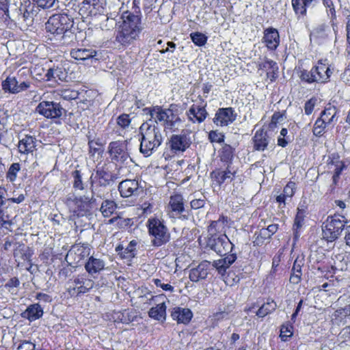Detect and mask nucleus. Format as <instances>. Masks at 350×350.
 <instances>
[{"label": "nucleus", "instance_id": "obj_5", "mask_svg": "<svg viewBox=\"0 0 350 350\" xmlns=\"http://www.w3.org/2000/svg\"><path fill=\"white\" fill-rule=\"evenodd\" d=\"M146 226L154 247H161L170 241V232L163 219L156 217H150L147 221Z\"/></svg>", "mask_w": 350, "mask_h": 350}, {"label": "nucleus", "instance_id": "obj_9", "mask_svg": "<svg viewBox=\"0 0 350 350\" xmlns=\"http://www.w3.org/2000/svg\"><path fill=\"white\" fill-rule=\"evenodd\" d=\"M73 21L65 14L52 15L45 24L46 30L54 35H62L72 26Z\"/></svg>", "mask_w": 350, "mask_h": 350}, {"label": "nucleus", "instance_id": "obj_14", "mask_svg": "<svg viewBox=\"0 0 350 350\" xmlns=\"http://www.w3.org/2000/svg\"><path fill=\"white\" fill-rule=\"evenodd\" d=\"M92 176L93 177L94 185H98L99 189L109 185L116 178L115 175L107 170L103 166H97L95 173L92 174ZM101 191H103V190Z\"/></svg>", "mask_w": 350, "mask_h": 350}, {"label": "nucleus", "instance_id": "obj_26", "mask_svg": "<svg viewBox=\"0 0 350 350\" xmlns=\"http://www.w3.org/2000/svg\"><path fill=\"white\" fill-rule=\"evenodd\" d=\"M254 148L258 151H263L269 144L267 132L262 129L257 131L253 137Z\"/></svg>", "mask_w": 350, "mask_h": 350}, {"label": "nucleus", "instance_id": "obj_44", "mask_svg": "<svg viewBox=\"0 0 350 350\" xmlns=\"http://www.w3.org/2000/svg\"><path fill=\"white\" fill-rule=\"evenodd\" d=\"M350 316V304L346 305L342 308L336 310L332 314L333 319H342Z\"/></svg>", "mask_w": 350, "mask_h": 350}, {"label": "nucleus", "instance_id": "obj_61", "mask_svg": "<svg viewBox=\"0 0 350 350\" xmlns=\"http://www.w3.org/2000/svg\"><path fill=\"white\" fill-rule=\"evenodd\" d=\"M324 6L327 8V12L328 15H331L332 19L336 17L335 9L332 0H323Z\"/></svg>", "mask_w": 350, "mask_h": 350}, {"label": "nucleus", "instance_id": "obj_11", "mask_svg": "<svg viewBox=\"0 0 350 350\" xmlns=\"http://www.w3.org/2000/svg\"><path fill=\"white\" fill-rule=\"evenodd\" d=\"M36 111L46 118H58L65 111L58 103L53 101H42L36 108Z\"/></svg>", "mask_w": 350, "mask_h": 350}, {"label": "nucleus", "instance_id": "obj_20", "mask_svg": "<svg viewBox=\"0 0 350 350\" xmlns=\"http://www.w3.org/2000/svg\"><path fill=\"white\" fill-rule=\"evenodd\" d=\"M171 317L177 323L187 324L193 317V313L189 308L175 307L171 312Z\"/></svg>", "mask_w": 350, "mask_h": 350}, {"label": "nucleus", "instance_id": "obj_35", "mask_svg": "<svg viewBox=\"0 0 350 350\" xmlns=\"http://www.w3.org/2000/svg\"><path fill=\"white\" fill-rule=\"evenodd\" d=\"M305 217V210L304 208H301L300 207L297 208V213L295 216L293 224V232L295 239H297L299 237V230L302 228L304 224V220Z\"/></svg>", "mask_w": 350, "mask_h": 350}, {"label": "nucleus", "instance_id": "obj_2", "mask_svg": "<svg viewBox=\"0 0 350 350\" xmlns=\"http://www.w3.org/2000/svg\"><path fill=\"white\" fill-rule=\"evenodd\" d=\"M139 129L142 135L139 151L148 157L161 146L163 135L159 128L148 122L142 124Z\"/></svg>", "mask_w": 350, "mask_h": 350}, {"label": "nucleus", "instance_id": "obj_24", "mask_svg": "<svg viewBox=\"0 0 350 350\" xmlns=\"http://www.w3.org/2000/svg\"><path fill=\"white\" fill-rule=\"evenodd\" d=\"M70 55L77 60L94 59L96 61L98 59L97 51L93 49H74L71 50Z\"/></svg>", "mask_w": 350, "mask_h": 350}, {"label": "nucleus", "instance_id": "obj_16", "mask_svg": "<svg viewBox=\"0 0 350 350\" xmlns=\"http://www.w3.org/2000/svg\"><path fill=\"white\" fill-rule=\"evenodd\" d=\"M237 115L231 107L220 108L215 113L213 122L220 126H227L236 120Z\"/></svg>", "mask_w": 350, "mask_h": 350}, {"label": "nucleus", "instance_id": "obj_4", "mask_svg": "<svg viewBox=\"0 0 350 350\" xmlns=\"http://www.w3.org/2000/svg\"><path fill=\"white\" fill-rule=\"evenodd\" d=\"M148 110L150 116V120H154L157 124H160L164 127L165 130L174 131L181 122L178 114L175 113L171 109H163L161 107H154L153 108L146 109Z\"/></svg>", "mask_w": 350, "mask_h": 350}, {"label": "nucleus", "instance_id": "obj_58", "mask_svg": "<svg viewBox=\"0 0 350 350\" xmlns=\"http://www.w3.org/2000/svg\"><path fill=\"white\" fill-rule=\"evenodd\" d=\"M208 137L211 142L221 143L224 141V135L215 131L209 133Z\"/></svg>", "mask_w": 350, "mask_h": 350}, {"label": "nucleus", "instance_id": "obj_57", "mask_svg": "<svg viewBox=\"0 0 350 350\" xmlns=\"http://www.w3.org/2000/svg\"><path fill=\"white\" fill-rule=\"evenodd\" d=\"M253 239V243L255 245H261L265 243V240L269 239V237L262 235L261 234V230H260V231L254 233Z\"/></svg>", "mask_w": 350, "mask_h": 350}, {"label": "nucleus", "instance_id": "obj_62", "mask_svg": "<svg viewBox=\"0 0 350 350\" xmlns=\"http://www.w3.org/2000/svg\"><path fill=\"white\" fill-rule=\"evenodd\" d=\"M261 66L265 69L271 70L273 72L278 69L276 62L271 59H266Z\"/></svg>", "mask_w": 350, "mask_h": 350}, {"label": "nucleus", "instance_id": "obj_8", "mask_svg": "<svg viewBox=\"0 0 350 350\" xmlns=\"http://www.w3.org/2000/svg\"><path fill=\"white\" fill-rule=\"evenodd\" d=\"M127 144V141H115L109 144L108 152L110 158L117 165H126L132 161L128 152Z\"/></svg>", "mask_w": 350, "mask_h": 350}, {"label": "nucleus", "instance_id": "obj_48", "mask_svg": "<svg viewBox=\"0 0 350 350\" xmlns=\"http://www.w3.org/2000/svg\"><path fill=\"white\" fill-rule=\"evenodd\" d=\"M233 148L230 146L225 144L221 149V160L222 161L228 162L233 157Z\"/></svg>", "mask_w": 350, "mask_h": 350}, {"label": "nucleus", "instance_id": "obj_47", "mask_svg": "<svg viewBox=\"0 0 350 350\" xmlns=\"http://www.w3.org/2000/svg\"><path fill=\"white\" fill-rule=\"evenodd\" d=\"M190 37L193 42L198 46H204L207 41V37L200 32L192 33L190 34Z\"/></svg>", "mask_w": 350, "mask_h": 350}, {"label": "nucleus", "instance_id": "obj_41", "mask_svg": "<svg viewBox=\"0 0 350 350\" xmlns=\"http://www.w3.org/2000/svg\"><path fill=\"white\" fill-rule=\"evenodd\" d=\"M137 245V242L134 240L131 241L129 245L124 248V251L119 253V255L122 258L131 259L133 258L135 256V246Z\"/></svg>", "mask_w": 350, "mask_h": 350}, {"label": "nucleus", "instance_id": "obj_1", "mask_svg": "<svg viewBox=\"0 0 350 350\" xmlns=\"http://www.w3.org/2000/svg\"><path fill=\"white\" fill-rule=\"evenodd\" d=\"M122 23L116 37V40L122 45H129L135 40L142 27L141 18L139 15L131 12H123L121 16Z\"/></svg>", "mask_w": 350, "mask_h": 350}, {"label": "nucleus", "instance_id": "obj_28", "mask_svg": "<svg viewBox=\"0 0 350 350\" xmlns=\"http://www.w3.org/2000/svg\"><path fill=\"white\" fill-rule=\"evenodd\" d=\"M36 139L30 135H25L21 139L18 145V150L23 154H29L33 152L36 149Z\"/></svg>", "mask_w": 350, "mask_h": 350}, {"label": "nucleus", "instance_id": "obj_63", "mask_svg": "<svg viewBox=\"0 0 350 350\" xmlns=\"http://www.w3.org/2000/svg\"><path fill=\"white\" fill-rule=\"evenodd\" d=\"M191 208L193 209H198L202 208L205 205V198L193 199L190 202Z\"/></svg>", "mask_w": 350, "mask_h": 350}, {"label": "nucleus", "instance_id": "obj_21", "mask_svg": "<svg viewBox=\"0 0 350 350\" xmlns=\"http://www.w3.org/2000/svg\"><path fill=\"white\" fill-rule=\"evenodd\" d=\"M237 255L235 253L227 254L224 258L214 260L212 263L213 267L216 269L218 273L224 275L226 269L236 260Z\"/></svg>", "mask_w": 350, "mask_h": 350}, {"label": "nucleus", "instance_id": "obj_34", "mask_svg": "<svg viewBox=\"0 0 350 350\" xmlns=\"http://www.w3.org/2000/svg\"><path fill=\"white\" fill-rule=\"evenodd\" d=\"M337 113V109L336 107L332 105H329L325 108V109L321 112V116L319 117L322 120L329 125L334 122L337 121V118L336 117Z\"/></svg>", "mask_w": 350, "mask_h": 350}, {"label": "nucleus", "instance_id": "obj_37", "mask_svg": "<svg viewBox=\"0 0 350 350\" xmlns=\"http://www.w3.org/2000/svg\"><path fill=\"white\" fill-rule=\"evenodd\" d=\"M215 180L221 185L225 182H231L234 178V172H232L229 169V166L224 171L213 172Z\"/></svg>", "mask_w": 350, "mask_h": 350}, {"label": "nucleus", "instance_id": "obj_56", "mask_svg": "<svg viewBox=\"0 0 350 350\" xmlns=\"http://www.w3.org/2000/svg\"><path fill=\"white\" fill-rule=\"evenodd\" d=\"M278 229V224H271L267 226V228L261 229V234L264 236H268L269 238L275 234Z\"/></svg>", "mask_w": 350, "mask_h": 350}, {"label": "nucleus", "instance_id": "obj_60", "mask_svg": "<svg viewBox=\"0 0 350 350\" xmlns=\"http://www.w3.org/2000/svg\"><path fill=\"white\" fill-rule=\"evenodd\" d=\"M344 167L345 165L342 163V162H339L338 164L336 165V168L334 170V173L332 176L333 184H337L338 180Z\"/></svg>", "mask_w": 350, "mask_h": 350}, {"label": "nucleus", "instance_id": "obj_36", "mask_svg": "<svg viewBox=\"0 0 350 350\" xmlns=\"http://www.w3.org/2000/svg\"><path fill=\"white\" fill-rule=\"evenodd\" d=\"M18 85V81L14 76H8L2 82V89L5 92H8L11 94H17V88Z\"/></svg>", "mask_w": 350, "mask_h": 350}, {"label": "nucleus", "instance_id": "obj_18", "mask_svg": "<svg viewBox=\"0 0 350 350\" xmlns=\"http://www.w3.org/2000/svg\"><path fill=\"white\" fill-rule=\"evenodd\" d=\"M317 83H325L328 81L332 72L329 66L326 63V60H319L317 65L312 67Z\"/></svg>", "mask_w": 350, "mask_h": 350}, {"label": "nucleus", "instance_id": "obj_43", "mask_svg": "<svg viewBox=\"0 0 350 350\" xmlns=\"http://www.w3.org/2000/svg\"><path fill=\"white\" fill-rule=\"evenodd\" d=\"M301 267L299 265L297 264L295 261L292 268V273L290 277V282L297 284L301 281Z\"/></svg>", "mask_w": 350, "mask_h": 350}, {"label": "nucleus", "instance_id": "obj_33", "mask_svg": "<svg viewBox=\"0 0 350 350\" xmlns=\"http://www.w3.org/2000/svg\"><path fill=\"white\" fill-rule=\"evenodd\" d=\"M14 248V257L18 264L23 263L30 258V254L27 253L28 247L25 244L17 243Z\"/></svg>", "mask_w": 350, "mask_h": 350}, {"label": "nucleus", "instance_id": "obj_15", "mask_svg": "<svg viewBox=\"0 0 350 350\" xmlns=\"http://www.w3.org/2000/svg\"><path fill=\"white\" fill-rule=\"evenodd\" d=\"M185 211L183 198L180 194L171 196L167 206V215L170 218H180V215Z\"/></svg>", "mask_w": 350, "mask_h": 350}, {"label": "nucleus", "instance_id": "obj_22", "mask_svg": "<svg viewBox=\"0 0 350 350\" xmlns=\"http://www.w3.org/2000/svg\"><path fill=\"white\" fill-rule=\"evenodd\" d=\"M210 264L211 262L208 261H204L200 262L196 267L191 269L189 271V279L195 282L205 279L208 275V269Z\"/></svg>", "mask_w": 350, "mask_h": 350}, {"label": "nucleus", "instance_id": "obj_25", "mask_svg": "<svg viewBox=\"0 0 350 350\" xmlns=\"http://www.w3.org/2000/svg\"><path fill=\"white\" fill-rule=\"evenodd\" d=\"M74 284L77 289V294L85 293L94 287V282L92 280L87 278L84 275H78L74 280Z\"/></svg>", "mask_w": 350, "mask_h": 350}, {"label": "nucleus", "instance_id": "obj_31", "mask_svg": "<svg viewBox=\"0 0 350 350\" xmlns=\"http://www.w3.org/2000/svg\"><path fill=\"white\" fill-rule=\"evenodd\" d=\"M317 2L318 0H292V5L296 14L305 16L307 12L306 8Z\"/></svg>", "mask_w": 350, "mask_h": 350}, {"label": "nucleus", "instance_id": "obj_59", "mask_svg": "<svg viewBox=\"0 0 350 350\" xmlns=\"http://www.w3.org/2000/svg\"><path fill=\"white\" fill-rule=\"evenodd\" d=\"M295 190V183L293 182H289L284 188L283 194L286 197L291 198Z\"/></svg>", "mask_w": 350, "mask_h": 350}, {"label": "nucleus", "instance_id": "obj_7", "mask_svg": "<svg viewBox=\"0 0 350 350\" xmlns=\"http://www.w3.org/2000/svg\"><path fill=\"white\" fill-rule=\"evenodd\" d=\"M345 219L342 216L328 217L322 227L323 237L327 241H334L340 235L345 226Z\"/></svg>", "mask_w": 350, "mask_h": 350}, {"label": "nucleus", "instance_id": "obj_13", "mask_svg": "<svg viewBox=\"0 0 350 350\" xmlns=\"http://www.w3.org/2000/svg\"><path fill=\"white\" fill-rule=\"evenodd\" d=\"M118 191L122 198H129L139 196L143 189L137 180L126 179L119 183Z\"/></svg>", "mask_w": 350, "mask_h": 350}, {"label": "nucleus", "instance_id": "obj_42", "mask_svg": "<svg viewBox=\"0 0 350 350\" xmlns=\"http://www.w3.org/2000/svg\"><path fill=\"white\" fill-rule=\"evenodd\" d=\"M299 77L304 82L308 83H317V79L312 68L310 70L305 69L300 70Z\"/></svg>", "mask_w": 350, "mask_h": 350}, {"label": "nucleus", "instance_id": "obj_32", "mask_svg": "<svg viewBox=\"0 0 350 350\" xmlns=\"http://www.w3.org/2000/svg\"><path fill=\"white\" fill-rule=\"evenodd\" d=\"M148 315L152 319L163 322L166 319V306L164 302L152 307L148 312Z\"/></svg>", "mask_w": 350, "mask_h": 350}, {"label": "nucleus", "instance_id": "obj_40", "mask_svg": "<svg viewBox=\"0 0 350 350\" xmlns=\"http://www.w3.org/2000/svg\"><path fill=\"white\" fill-rule=\"evenodd\" d=\"M276 304L273 300L268 301L267 303L262 305V306L256 312V315L259 317H264L271 312L275 310Z\"/></svg>", "mask_w": 350, "mask_h": 350}, {"label": "nucleus", "instance_id": "obj_54", "mask_svg": "<svg viewBox=\"0 0 350 350\" xmlns=\"http://www.w3.org/2000/svg\"><path fill=\"white\" fill-rule=\"evenodd\" d=\"M282 118V116L279 112H275L273 114L271 120L268 126L269 131H274L277 128V124Z\"/></svg>", "mask_w": 350, "mask_h": 350}, {"label": "nucleus", "instance_id": "obj_29", "mask_svg": "<svg viewBox=\"0 0 350 350\" xmlns=\"http://www.w3.org/2000/svg\"><path fill=\"white\" fill-rule=\"evenodd\" d=\"M45 77L47 81L58 83L66 81L67 74L62 68H52L47 70Z\"/></svg>", "mask_w": 350, "mask_h": 350}, {"label": "nucleus", "instance_id": "obj_51", "mask_svg": "<svg viewBox=\"0 0 350 350\" xmlns=\"http://www.w3.org/2000/svg\"><path fill=\"white\" fill-rule=\"evenodd\" d=\"M12 221L10 219V216L7 211L4 209L0 210V228H7V225L11 226Z\"/></svg>", "mask_w": 350, "mask_h": 350}, {"label": "nucleus", "instance_id": "obj_3", "mask_svg": "<svg viewBox=\"0 0 350 350\" xmlns=\"http://www.w3.org/2000/svg\"><path fill=\"white\" fill-rule=\"evenodd\" d=\"M92 176L90 177V190L92 195L83 196L79 198H67L66 203V204L73 209V212L77 213L78 215L83 216L87 213L90 212L96 203V198L94 196L103 198L104 197V192L98 188V185H94L92 180Z\"/></svg>", "mask_w": 350, "mask_h": 350}, {"label": "nucleus", "instance_id": "obj_38", "mask_svg": "<svg viewBox=\"0 0 350 350\" xmlns=\"http://www.w3.org/2000/svg\"><path fill=\"white\" fill-rule=\"evenodd\" d=\"M117 208L116 202L113 200H104L100 207V211L105 217H109L114 213Z\"/></svg>", "mask_w": 350, "mask_h": 350}, {"label": "nucleus", "instance_id": "obj_53", "mask_svg": "<svg viewBox=\"0 0 350 350\" xmlns=\"http://www.w3.org/2000/svg\"><path fill=\"white\" fill-rule=\"evenodd\" d=\"M117 124L122 129H126L131 124V119L129 115L123 113L119 116L117 118Z\"/></svg>", "mask_w": 350, "mask_h": 350}, {"label": "nucleus", "instance_id": "obj_10", "mask_svg": "<svg viewBox=\"0 0 350 350\" xmlns=\"http://www.w3.org/2000/svg\"><path fill=\"white\" fill-rule=\"evenodd\" d=\"M207 245L220 256L232 253L234 245L226 234L209 236Z\"/></svg>", "mask_w": 350, "mask_h": 350}, {"label": "nucleus", "instance_id": "obj_6", "mask_svg": "<svg viewBox=\"0 0 350 350\" xmlns=\"http://www.w3.org/2000/svg\"><path fill=\"white\" fill-rule=\"evenodd\" d=\"M111 11L106 0H83L80 4L79 13L87 16L105 18Z\"/></svg>", "mask_w": 350, "mask_h": 350}, {"label": "nucleus", "instance_id": "obj_30", "mask_svg": "<svg viewBox=\"0 0 350 350\" xmlns=\"http://www.w3.org/2000/svg\"><path fill=\"white\" fill-rule=\"evenodd\" d=\"M43 309L38 304H33L29 306L23 313V317L30 321H36L42 317Z\"/></svg>", "mask_w": 350, "mask_h": 350}, {"label": "nucleus", "instance_id": "obj_49", "mask_svg": "<svg viewBox=\"0 0 350 350\" xmlns=\"http://www.w3.org/2000/svg\"><path fill=\"white\" fill-rule=\"evenodd\" d=\"M20 170V164L18 163H12L6 174V178L9 179L11 182H13L16 180L17 173Z\"/></svg>", "mask_w": 350, "mask_h": 350}, {"label": "nucleus", "instance_id": "obj_12", "mask_svg": "<svg viewBox=\"0 0 350 350\" xmlns=\"http://www.w3.org/2000/svg\"><path fill=\"white\" fill-rule=\"evenodd\" d=\"M191 143L190 133L185 131H182L178 135H172L169 142L170 148L174 153L185 152Z\"/></svg>", "mask_w": 350, "mask_h": 350}, {"label": "nucleus", "instance_id": "obj_23", "mask_svg": "<svg viewBox=\"0 0 350 350\" xmlns=\"http://www.w3.org/2000/svg\"><path fill=\"white\" fill-rule=\"evenodd\" d=\"M228 226V218L223 215L216 221H213L208 227V236L218 235V234H226V230Z\"/></svg>", "mask_w": 350, "mask_h": 350}, {"label": "nucleus", "instance_id": "obj_39", "mask_svg": "<svg viewBox=\"0 0 350 350\" xmlns=\"http://www.w3.org/2000/svg\"><path fill=\"white\" fill-rule=\"evenodd\" d=\"M117 16L116 12H111L108 15H105V18H102L100 24L103 30H109L116 25L115 18Z\"/></svg>", "mask_w": 350, "mask_h": 350}, {"label": "nucleus", "instance_id": "obj_50", "mask_svg": "<svg viewBox=\"0 0 350 350\" xmlns=\"http://www.w3.org/2000/svg\"><path fill=\"white\" fill-rule=\"evenodd\" d=\"M293 335V326L291 324L283 325L280 329V338L282 341H286Z\"/></svg>", "mask_w": 350, "mask_h": 350}, {"label": "nucleus", "instance_id": "obj_17", "mask_svg": "<svg viewBox=\"0 0 350 350\" xmlns=\"http://www.w3.org/2000/svg\"><path fill=\"white\" fill-rule=\"evenodd\" d=\"M189 121L192 123L200 124L204 121L208 116L205 106H200L193 104L186 111Z\"/></svg>", "mask_w": 350, "mask_h": 350}, {"label": "nucleus", "instance_id": "obj_46", "mask_svg": "<svg viewBox=\"0 0 350 350\" xmlns=\"http://www.w3.org/2000/svg\"><path fill=\"white\" fill-rule=\"evenodd\" d=\"M73 178L72 186L75 189L83 190L84 189L82 176L79 170H75L72 172Z\"/></svg>", "mask_w": 350, "mask_h": 350}, {"label": "nucleus", "instance_id": "obj_19", "mask_svg": "<svg viewBox=\"0 0 350 350\" xmlns=\"http://www.w3.org/2000/svg\"><path fill=\"white\" fill-rule=\"evenodd\" d=\"M262 40L269 50L275 51L280 44V35L278 30L273 27L266 29L264 31Z\"/></svg>", "mask_w": 350, "mask_h": 350}, {"label": "nucleus", "instance_id": "obj_27", "mask_svg": "<svg viewBox=\"0 0 350 350\" xmlns=\"http://www.w3.org/2000/svg\"><path fill=\"white\" fill-rule=\"evenodd\" d=\"M105 266V263L104 260L100 258H94V256H91L85 263V269L89 274L93 275L98 273L103 270Z\"/></svg>", "mask_w": 350, "mask_h": 350}, {"label": "nucleus", "instance_id": "obj_64", "mask_svg": "<svg viewBox=\"0 0 350 350\" xmlns=\"http://www.w3.org/2000/svg\"><path fill=\"white\" fill-rule=\"evenodd\" d=\"M36 345L31 341L23 340L18 347L17 350H35Z\"/></svg>", "mask_w": 350, "mask_h": 350}, {"label": "nucleus", "instance_id": "obj_45", "mask_svg": "<svg viewBox=\"0 0 350 350\" xmlns=\"http://www.w3.org/2000/svg\"><path fill=\"white\" fill-rule=\"evenodd\" d=\"M327 126H328L327 124L323 120H322L320 118H319L314 124L312 130L313 134L317 137L322 136Z\"/></svg>", "mask_w": 350, "mask_h": 350}, {"label": "nucleus", "instance_id": "obj_55", "mask_svg": "<svg viewBox=\"0 0 350 350\" xmlns=\"http://www.w3.org/2000/svg\"><path fill=\"white\" fill-rule=\"evenodd\" d=\"M0 10L4 12L3 20L6 22L10 19L9 13V1L8 0H0Z\"/></svg>", "mask_w": 350, "mask_h": 350}, {"label": "nucleus", "instance_id": "obj_52", "mask_svg": "<svg viewBox=\"0 0 350 350\" xmlns=\"http://www.w3.org/2000/svg\"><path fill=\"white\" fill-rule=\"evenodd\" d=\"M38 7L43 9H49L57 5V0H33Z\"/></svg>", "mask_w": 350, "mask_h": 350}]
</instances>
